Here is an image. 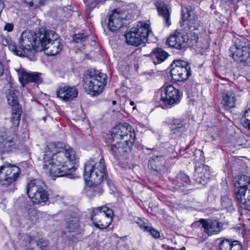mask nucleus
Instances as JSON below:
<instances>
[{"instance_id":"obj_9","label":"nucleus","mask_w":250,"mask_h":250,"mask_svg":"<svg viewBox=\"0 0 250 250\" xmlns=\"http://www.w3.org/2000/svg\"><path fill=\"white\" fill-rule=\"evenodd\" d=\"M113 212L106 206L92 209L91 220L95 227L100 229L107 228L112 221Z\"/></svg>"},{"instance_id":"obj_34","label":"nucleus","mask_w":250,"mask_h":250,"mask_svg":"<svg viewBox=\"0 0 250 250\" xmlns=\"http://www.w3.org/2000/svg\"><path fill=\"white\" fill-rule=\"evenodd\" d=\"M45 0H24V2L28 5L29 7H37L40 4L43 2Z\"/></svg>"},{"instance_id":"obj_38","label":"nucleus","mask_w":250,"mask_h":250,"mask_svg":"<svg viewBox=\"0 0 250 250\" xmlns=\"http://www.w3.org/2000/svg\"><path fill=\"white\" fill-rule=\"evenodd\" d=\"M1 53L2 54V57H1V58L0 59V61H3L4 60V59H5V52L3 51H1ZM4 66L2 64L1 62H0V77L3 75V74L4 73Z\"/></svg>"},{"instance_id":"obj_3","label":"nucleus","mask_w":250,"mask_h":250,"mask_svg":"<svg viewBox=\"0 0 250 250\" xmlns=\"http://www.w3.org/2000/svg\"><path fill=\"white\" fill-rule=\"evenodd\" d=\"M106 175L107 171L103 158L90 159L85 163L83 176L92 191L97 190L98 193H101V188L99 185L106 178Z\"/></svg>"},{"instance_id":"obj_31","label":"nucleus","mask_w":250,"mask_h":250,"mask_svg":"<svg viewBox=\"0 0 250 250\" xmlns=\"http://www.w3.org/2000/svg\"><path fill=\"white\" fill-rule=\"evenodd\" d=\"M21 110V105L12 107V121L15 126H18L20 123Z\"/></svg>"},{"instance_id":"obj_22","label":"nucleus","mask_w":250,"mask_h":250,"mask_svg":"<svg viewBox=\"0 0 250 250\" xmlns=\"http://www.w3.org/2000/svg\"><path fill=\"white\" fill-rule=\"evenodd\" d=\"M194 176L197 183L205 186L209 181L210 176L209 167L204 166L202 167L196 168Z\"/></svg>"},{"instance_id":"obj_21","label":"nucleus","mask_w":250,"mask_h":250,"mask_svg":"<svg viewBox=\"0 0 250 250\" xmlns=\"http://www.w3.org/2000/svg\"><path fill=\"white\" fill-rule=\"evenodd\" d=\"M13 135L6 132H0V152L4 153L14 148Z\"/></svg>"},{"instance_id":"obj_33","label":"nucleus","mask_w":250,"mask_h":250,"mask_svg":"<svg viewBox=\"0 0 250 250\" xmlns=\"http://www.w3.org/2000/svg\"><path fill=\"white\" fill-rule=\"evenodd\" d=\"M177 178L178 179V182L180 183V184L182 185L183 186H186L188 185L190 182V180L188 176L183 173H180L178 176Z\"/></svg>"},{"instance_id":"obj_37","label":"nucleus","mask_w":250,"mask_h":250,"mask_svg":"<svg viewBox=\"0 0 250 250\" xmlns=\"http://www.w3.org/2000/svg\"><path fill=\"white\" fill-rule=\"evenodd\" d=\"M86 37L83 35L78 34L75 35L74 37V41L76 42H83L85 39Z\"/></svg>"},{"instance_id":"obj_42","label":"nucleus","mask_w":250,"mask_h":250,"mask_svg":"<svg viewBox=\"0 0 250 250\" xmlns=\"http://www.w3.org/2000/svg\"><path fill=\"white\" fill-rule=\"evenodd\" d=\"M62 199V197L60 196L59 195H56L55 196V201L56 202L60 201Z\"/></svg>"},{"instance_id":"obj_4","label":"nucleus","mask_w":250,"mask_h":250,"mask_svg":"<svg viewBox=\"0 0 250 250\" xmlns=\"http://www.w3.org/2000/svg\"><path fill=\"white\" fill-rule=\"evenodd\" d=\"M135 138V132L132 131L130 125L125 123L116 125L111 131V152L115 156L126 152V149H123L131 147Z\"/></svg>"},{"instance_id":"obj_43","label":"nucleus","mask_w":250,"mask_h":250,"mask_svg":"<svg viewBox=\"0 0 250 250\" xmlns=\"http://www.w3.org/2000/svg\"><path fill=\"white\" fill-rule=\"evenodd\" d=\"M130 105L133 106V108H132L133 110H134L136 109V106L134 105L135 103L133 101H131L130 102Z\"/></svg>"},{"instance_id":"obj_29","label":"nucleus","mask_w":250,"mask_h":250,"mask_svg":"<svg viewBox=\"0 0 250 250\" xmlns=\"http://www.w3.org/2000/svg\"><path fill=\"white\" fill-rule=\"evenodd\" d=\"M171 127L177 131L182 132L186 131L188 126L187 120L181 119H173L170 122Z\"/></svg>"},{"instance_id":"obj_39","label":"nucleus","mask_w":250,"mask_h":250,"mask_svg":"<svg viewBox=\"0 0 250 250\" xmlns=\"http://www.w3.org/2000/svg\"><path fill=\"white\" fill-rule=\"evenodd\" d=\"M14 28V25L12 23H6L4 27V29L8 32H11Z\"/></svg>"},{"instance_id":"obj_26","label":"nucleus","mask_w":250,"mask_h":250,"mask_svg":"<svg viewBox=\"0 0 250 250\" xmlns=\"http://www.w3.org/2000/svg\"><path fill=\"white\" fill-rule=\"evenodd\" d=\"M166 163V162L164 156H153L149 160V166L154 170L158 172H161L164 169Z\"/></svg>"},{"instance_id":"obj_19","label":"nucleus","mask_w":250,"mask_h":250,"mask_svg":"<svg viewBox=\"0 0 250 250\" xmlns=\"http://www.w3.org/2000/svg\"><path fill=\"white\" fill-rule=\"evenodd\" d=\"M199 222L202 225L204 233L202 239L205 240L209 236L219 233L223 229V224L216 220H206L201 219Z\"/></svg>"},{"instance_id":"obj_12","label":"nucleus","mask_w":250,"mask_h":250,"mask_svg":"<svg viewBox=\"0 0 250 250\" xmlns=\"http://www.w3.org/2000/svg\"><path fill=\"white\" fill-rule=\"evenodd\" d=\"M82 231L78 217L71 216L67 219L63 237L67 239L70 243L78 242L81 238Z\"/></svg>"},{"instance_id":"obj_41","label":"nucleus","mask_w":250,"mask_h":250,"mask_svg":"<svg viewBox=\"0 0 250 250\" xmlns=\"http://www.w3.org/2000/svg\"><path fill=\"white\" fill-rule=\"evenodd\" d=\"M250 115V108L245 110L244 114L243 115V117L246 118L249 117Z\"/></svg>"},{"instance_id":"obj_18","label":"nucleus","mask_w":250,"mask_h":250,"mask_svg":"<svg viewBox=\"0 0 250 250\" xmlns=\"http://www.w3.org/2000/svg\"><path fill=\"white\" fill-rule=\"evenodd\" d=\"M189 37L188 32L176 30L172 34L166 41L168 46L177 49H181L187 47V42Z\"/></svg>"},{"instance_id":"obj_1","label":"nucleus","mask_w":250,"mask_h":250,"mask_svg":"<svg viewBox=\"0 0 250 250\" xmlns=\"http://www.w3.org/2000/svg\"><path fill=\"white\" fill-rule=\"evenodd\" d=\"M76 159L75 151L61 143H50L46 147L42 167L52 176L62 177L75 171L71 162Z\"/></svg>"},{"instance_id":"obj_2","label":"nucleus","mask_w":250,"mask_h":250,"mask_svg":"<svg viewBox=\"0 0 250 250\" xmlns=\"http://www.w3.org/2000/svg\"><path fill=\"white\" fill-rule=\"evenodd\" d=\"M43 33V29L37 33L33 31L26 30L22 32L19 40V49L9 36H1V42L3 46H8L10 51L17 56L26 57L31 60L35 51H37L38 45H40V35Z\"/></svg>"},{"instance_id":"obj_13","label":"nucleus","mask_w":250,"mask_h":250,"mask_svg":"<svg viewBox=\"0 0 250 250\" xmlns=\"http://www.w3.org/2000/svg\"><path fill=\"white\" fill-rule=\"evenodd\" d=\"M182 19L181 25H186L187 26L188 29H184L186 32L198 30L199 28L201 27L200 22L195 14L194 9L189 5L184 7L182 6Z\"/></svg>"},{"instance_id":"obj_7","label":"nucleus","mask_w":250,"mask_h":250,"mask_svg":"<svg viewBox=\"0 0 250 250\" xmlns=\"http://www.w3.org/2000/svg\"><path fill=\"white\" fill-rule=\"evenodd\" d=\"M105 74L96 71H90L83 77L84 88L85 91L92 96L101 93L105 85Z\"/></svg>"},{"instance_id":"obj_6","label":"nucleus","mask_w":250,"mask_h":250,"mask_svg":"<svg viewBox=\"0 0 250 250\" xmlns=\"http://www.w3.org/2000/svg\"><path fill=\"white\" fill-rule=\"evenodd\" d=\"M150 25L144 21L138 22L125 34L126 43L138 46L146 42L147 37L151 32Z\"/></svg>"},{"instance_id":"obj_8","label":"nucleus","mask_w":250,"mask_h":250,"mask_svg":"<svg viewBox=\"0 0 250 250\" xmlns=\"http://www.w3.org/2000/svg\"><path fill=\"white\" fill-rule=\"evenodd\" d=\"M238 179L235 183L236 200L242 208L250 210V177L242 175Z\"/></svg>"},{"instance_id":"obj_46","label":"nucleus","mask_w":250,"mask_h":250,"mask_svg":"<svg viewBox=\"0 0 250 250\" xmlns=\"http://www.w3.org/2000/svg\"><path fill=\"white\" fill-rule=\"evenodd\" d=\"M107 184H108L109 186H110V183L109 182H107Z\"/></svg>"},{"instance_id":"obj_25","label":"nucleus","mask_w":250,"mask_h":250,"mask_svg":"<svg viewBox=\"0 0 250 250\" xmlns=\"http://www.w3.org/2000/svg\"><path fill=\"white\" fill-rule=\"evenodd\" d=\"M221 104L223 107L228 110L235 106L236 99L235 93L232 91H227L222 93Z\"/></svg>"},{"instance_id":"obj_5","label":"nucleus","mask_w":250,"mask_h":250,"mask_svg":"<svg viewBox=\"0 0 250 250\" xmlns=\"http://www.w3.org/2000/svg\"><path fill=\"white\" fill-rule=\"evenodd\" d=\"M40 36V45H38L37 51L45 50L48 56H55L61 51L62 44L54 31L43 29V33Z\"/></svg>"},{"instance_id":"obj_10","label":"nucleus","mask_w":250,"mask_h":250,"mask_svg":"<svg viewBox=\"0 0 250 250\" xmlns=\"http://www.w3.org/2000/svg\"><path fill=\"white\" fill-rule=\"evenodd\" d=\"M26 191L28 196L34 203H45L48 199L45 183L41 180L31 181L27 185Z\"/></svg>"},{"instance_id":"obj_32","label":"nucleus","mask_w":250,"mask_h":250,"mask_svg":"<svg viewBox=\"0 0 250 250\" xmlns=\"http://www.w3.org/2000/svg\"><path fill=\"white\" fill-rule=\"evenodd\" d=\"M152 57L160 62L164 61L168 57L167 53L160 48L153 50Z\"/></svg>"},{"instance_id":"obj_17","label":"nucleus","mask_w":250,"mask_h":250,"mask_svg":"<svg viewBox=\"0 0 250 250\" xmlns=\"http://www.w3.org/2000/svg\"><path fill=\"white\" fill-rule=\"evenodd\" d=\"M126 18L125 12L119 9L112 10L108 15V28L112 32L119 30L123 24V21Z\"/></svg>"},{"instance_id":"obj_15","label":"nucleus","mask_w":250,"mask_h":250,"mask_svg":"<svg viewBox=\"0 0 250 250\" xmlns=\"http://www.w3.org/2000/svg\"><path fill=\"white\" fill-rule=\"evenodd\" d=\"M21 172L20 168L13 165L6 164L0 167V184L8 186L18 177Z\"/></svg>"},{"instance_id":"obj_23","label":"nucleus","mask_w":250,"mask_h":250,"mask_svg":"<svg viewBox=\"0 0 250 250\" xmlns=\"http://www.w3.org/2000/svg\"><path fill=\"white\" fill-rule=\"evenodd\" d=\"M27 250H46L48 242L46 240H37L35 238L28 236L26 239Z\"/></svg>"},{"instance_id":"obj_27","label":"nucleus","mask_w":250,"mask_h":250,"mask_svg":"<svg viewBox=\"0 0 250 250\" xmlns=\"http://www.w3.org/2000/svg\"><path fill=\"white\" fill-rule=\"evenodd\" d=\"M19 79L22 86L29 82H36L39 80L40 76L37 73H30L24 71L22 70H20L18 71Z\"/></svg>"},{"instance_id":"obj_11","label":"nucleus","mask_w":250,"mask_h":250,"mask_svg":"<svg viewBox=\"0 0 250 250\" xmlns=\"http://www.w3.org/2000/svg\"><path fill=\"white\" fill-rule=\"evenodd\" d=\"M170 76L173 80L183 82L191 75L190 67L188 63L182 60H174L171 64Z\"/></svg>"},{"instance_id":"obj_44","label":"nucleus","mask_w":250,"mask_h":250,"mask_svg":"<svg viewBox=\"0 0 250 250\" xmlns=\"http://www.w3.org/2000/svg\"><path fill=\"white\" fill-rule=\"evenodd\" d=\"M116 104V102L115 101H112V104L113 105L115 104Z\"/></svg>"},{"instance_id":"obj_20","label":"nucleus","mask_w":250,"mask_h":250,"mask_svg":"<svg viewBox=\"0 0 250 250\" xmlns=\"http://www.w3.org/2000/svg\"><path fill=\"white\" fill-rule=\"evenodd\" d=\"M56 94L62 101L68 102L77 97L78 91L75 87L65 85L60 86L57 88Z\"/></svg>"},{"instance_id":"obj_24","label":"nucleus","mask_w":250,"mask_h":250,"mask_svg":"<svg viewBox=\"0 0 250 250\" xmlns=\"http://www.w3.org/2000/svg\"><path fill=\"white\" fill-rule=\"evenodd\" d=\"M159 15L163 18L165 25L168 27L171 23L170 18V13L164 1L158 0L155 3Z\"/></svg>"},{"instance_id":"obj_40","label":"nucleus","mask_w":250,"mask_h":250,"mask_svg":"<svg viewBox=\"0 0 250 250\" xmlns=\"http://www.w3.org/2000/svg\"><path fill=\"white\" fill-rule=\"evenodd\" d=\"M243 126L250 130V120L245 119L243 122Z\"/></svg>"},{"instance_id":"obj_36","label":"nucleus","mask_w":250,"mask_h":250,"mask_svg":"<svg viewBox=\"0 0 250 250\" xmlns=\"http://www.w3.org/2000/svg\"><path fill=\"white\" fill-rule=\"evenodd\" d=\"M135 221L138 224L140 228L144 231H146L149 227L140 218H137V220Z\"/></svg>"},{"instance_id":"obj_30","label":"nucleus","mask_w":250,"mask_h":250,"mask_svg":"<svg viewBox=\"0 0 250 250\" xmlns=\"http://www.w3.org/2000/svg\"><path fill=\"white\" fill-rule=\"evenodd\" d=\"M6 98L8 104L13 107L17 105H20L18 103V97L14 89H10L8 90L6 92Z\"/></svg>"},{"instance_id":"obj_14","label":"nucleus","mask_w":250,"mask_h":250,"mask_svg":"<svg viewBox=\"0 0 250 250\" xmlns=\"http://www.w3.org/2000/svg\"><path fill=\"white\" fill-rule=\"evenodd\" d=\"M229 50L234 61L250 63V45L249 42H240L231 45Z\"/></svg>"},{"instance_id":"obj_35","label":"nucleus","mask_w":250,"mask_h":250,"mask_svg":"<svg viewBox=\"0 0 250 250\" xmlns=\"http://www.w3.org/2000/svg\"><path fill=\"white\" fill-rule=\"evenodd\" d=\"M146 231L149 232L150 234L155 238H158L160 237V233L158 231L149 226Z\"/></svg>"},{"instance_id":"obj_16","label":"nucleus","mask_w":250,"mask_h":250,"mask_svg":"<svg viewBox=\"0 0 250 250\" xmlns=\"http://www.w3.org/2000/svg\"><path fill=\"white\" fill-rule=\"evenodd\" d=\"M181 93L172 85L161 88L160 100L167 105H172L180 103Z\"/></svg>"},{"instance_id":"obj_28","label":"nucleus","mask_w":250,"mask_h":250,"mask_svg":"<svg viewBox=\"0 0 250 250\" xmlns=\"http://www.w3.org/2000/svg\"><path fill=\"white\" fill-rule=\"evenodd\" d=\"M220 250H242L241 244L238 241L223 240L219 245Z\"/></svg>"},{"instance_id":"obj_45","label":"nucleus","mask_w":250,"mask_h":250,"mask_svg":"<svg viewBox=\"0 0 250 250\" xmlns=\"http://www.w3.org/2000/svg\"><path fill=\"white\" fill-rule=\"evenodd\" d=\"M182 250H186V248L185 247H183L181 249Z\"/></svg>"}]
</instances>
